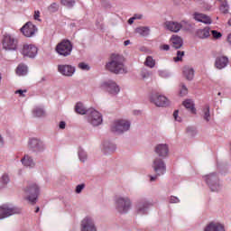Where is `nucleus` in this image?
<instances>
[{"mask_svg": "<svg viewBox=\"0 0 231 231\" xmlns=\"http://www.w3.org/2000/svg\"><path fill=\"white\" fill-rule=\"evenodd\" d=\"M125 60L124 56L120 54H112L109 61L106 64V69L107 71H111V73H116V75H118V73H124Z\"/></svg>", "mask_w": 231, "mask_h": 231, "instance_id": "obj_1", "label": "nucleus"}, {"mask_svg": "<svg viewBox=\"0 0 231 231\" xmlns=\"http://www.w3.org/2000/svg\"><path fill=\"white\" fill-rule=\"evenodd\" d=\"M24 192L25 199H27L29 203H32V205H35L37 203V198H39V192H41L39 185L35 182H32L24 189Z\"/></svg>", "mask_w": 231, "mask_h": 231, "instance_id": "obj_2", "label": "nucleus"}, {"mask_svg": "<svg viewBox=\"0 0 231 231\" xmlns=\"http://www.w3.org/2000/svg\"><path fill=\"white\" fill-rule=\"evenodd\" d=\"M55 51L61 57H69L73 51V44L69 40H62L60 43L56 45Z\"/></svg>", "mask_w": 231, "mask_h": 231, "instance_id": "obj_3", "label": "nucleus"}, {"mask_svg": "<svg viewBox=\"0 0 231 231\" xmlns=\"http://www.w3.org/2000/svg\"><path fill=\"white\" fill-rule=\"evenodd\" d=\"M152 169L156 172V176H150V181H156L158 176H163L167 172V167L163 160L156 158L152 163Z\"/></svg>", "mask_w": 231, "mask_h": 231, "instance_id": "obj_4", "label": "nucleus"}, {"mask_svg": "<svg viewBox=\"0 0 231 231\" xmlns=\"http://www.w3.org/2000/svg\"><path fill=\"white\" fill-rule=\"evenodd\" d=\"M129 127H131V123H129V121L121 119L113 123L111 131L113 133H117V134H122V133H125V131H129Z\"/></svg>", "mask_w": 231, "mask_h": 231, "instance_id": "obj_5", "label": "nucleus"}, {"mask_svg": "<svg viewBox=\"0 0 231 231\" xmlns=\"http://www.w3.org/2000/svg\"><path fill=\"white\" fill-rule=\"evenodd\" d=\"M14 214H21V208L10 207L7 204L0 206V219L10 217V216H14Z\"/></svg>", "mask_w": 231, "mask_h": 231, "instance_id": "obj_6", "label": "nucleus"}, {"mask_svg": "<svg viewBox=\"0 0 231 231\" xmlns=\"http://www.w3.org/2000/svg\"><path fill=\"white\" fill-rule=\"evenodd\" d=\"M88 121L91 125L97 126L102 124V115L93 108L88 109Z\"/></svg>", "mask_w": 231, "mask_h": 231, "instance_id": "obj_7", "label": "nucleus"}, {"mask_svg": "<svg viewBox=\"0 0 231 231\" xmlns=\"http://www.w3.org/2000/svg\"><path fill=\"white\" fill-rule=\"evenodd\" d=\"M206 183L208 185L212 192L219 190V178L216 173H210L205 177Z\"/></svg>", "mask_w": 231, "mask_h": 231, "instance_id": "obj_8", "label": "nucleus"}, {"mask_svg": "<svg viewBox=\"0 0 231 231\" xmlns=\"http://www.w3.org/2000/svg\"><path fill=\"white\" fill-rule=\"evenodd\" d=\"M4 50L14 51L17 50V40L12 35L5 34L2 40Z\"/></svg>", "mask_w": 231, "mask_h": 231, "instance_id": "obj_9", "label": "nucleus"}, {"mask_svg": "<svg viewBox=\"0 0 231 231\" xmlns=\"http://www.w3.org/2000/svg\"><path fill=\"white\" fill-rule=\"evenodd\" d=\"M116 209L120 214H125L131 208V200L127 198H118L116 201Z\"/></svg>", "mask_w": 231, "mask_h": 231, "instance_id": "obj_10", "label": "nucleus"}, {"mask_svg": "<svg viewBox=\"0 0 231 231\" xmlns=\"http://www.w3.org/2000/svg\"><path fill=\"white\" fill-rule=\"evenodd\" d=\"M150 100L155 104L157 107H167V106H169V99L165 96L153 94L151 96Z\"/></svg>", "mask_w": 231, "mask_h": 231, "instance_id": "obj_11", "label": "nucleus"}, {"mask_svg": "<svg viewBox=\"0 0 231 231\" xmlns=\"http://www.w3.org/2000/svg\"><path fill=\"white\" fill-rule=\"evenodd\" d=\"M102 88L110 95H118L120 93V87L113 80L105 81L102 83Z\"/></svg>", "mask_w": 231, "mask_h": 231, "instance_id": "obj_12", "label": "nucleus"}, {"mask_svg": "<svg viewBox=\"0 0 231 231\" xmlns=\"http://www.w3.org/2000/svg\"><path fill=\"white\" fill-rule=\"evenodd\" d=\"M37 47L33 44H25L23 45V55H24V57H30L31 59H33V57H35V55H37Z\"/></svg>", "mask_w": 231, "mask_h": 231, "instance_id": "obj_13", "label": "nucleus"}, {"mask_svg": "<svg viewBox=\"0 0 231 231\" xmlns=\"http://www.w3.org/2000/svg\"><path fill=\"white\" fill-rule=\"evenodd\" d=\"M21 32L25 37H32L35 34V32H37V28H35L33 23L29 22L23 26Z\"/></svg>", "mask_w": 231, "mask_h": 231, "instance_id": "obj_14", "label": "nucleus"}, {"mask_svg": "<svg viewBox=\"0 0 231 231\" xmlns=\"http://www.w3.org/2000/svg\"><path fill=\"white\" fill-rule=\"evenodd\" d=\"M185 22H181V23L172 21H167L164 23V26L166 30H169L170 32H174L177 33V32H180L183 26V23Z\"/></svg>", "mask_w": 231, "mask_h": 231, "instance_id": "obj_15", "label": "nucleus"}, {"mask_svg": "<svg viewBox=\"0 0 231 231\" xmlns=\"http://www.w3.org/2000/svg\"><path fill=\"white\" fill-rule=\"evenodd\" d=\"M81 231H97V227H95V223L91 217H87L81 222Z\"/></svg>", "mask_w": 231, "mask_h": 231, "instance_id": "obj_16", "label": "nucleus"}, {"mask_svg": "<svg viewBox=\"0 0 231 231\" xmlns=\"http://www.w3.org/2000/svg\"><path fill=\"white\" fill-rule=\"evenodd\" d=\"M58 71L65 77H72L73 73H75V68L71 67V65H59Z\"/></svg>", "mask_w": 231, "mask_h": 231, "instance_id": "obj_17", "label": "nucleus"}, {"mask_svg": "<svg viewBox=\"0 0 231 231\" xmlns=\"http://www.w3.org/2000/svg\"><path fill=\"white\" fill-rule=\"evenodd\" d=\"M228 66V57L226 56H218L215 60V68L217 69H224Z\"/></svg>", "mask_w": 231, "mask_h": 231, "instance_id": "obj_18", "label": "nucleus"}, {"mask_svg": "<svg viewBox=\"0 0 231 231\" xmlns=\"http://www.w3.org/2000/svg\"><path fill=\"white\" fill-rule=\"evenodd\" d=\"M194 20L199 23H203L204 24H212V19H210L207 14L195 13Z\"/></svg>", "mask_w": 231, "mask_h": 231, "instance_id": "obj_19", "label": "nucleus"}, {"mask_svg": "<svg viewBox=\"0 0 231 231\" xmlns=\"http://www.w3.org/2000/svg\"><path fill=\"white\" fill-rule=\"evenodd\" d=\"M204 231H225V226L219 222H210L204 229Z\"/></svg>", "mask_w": 231, "mask_h": 231, "instance_id": "obj_20", "label": "nucleus"}, {"mask_svg": "<svg viewBox=\"0 0 231 231\" xmlns=\"http://www.w3.org/2000/svg\"><path fill=\"white\" fill-rule=\"evenodd\" d=\"M155 152L162 158H165L169 154V146L167 144H158L155 147Z\"/></svg>", "mask_w": 231, "mask_h": 231, "instance_id": "obj_21", "label": "nucleus"}, {"mask_svg": "<svg viewBox=\"0 0 231 231\" xmlns=\"http://www.w3.org/2000/svg\"><path fill=\"white\" fill-rule=\"evenodd\" d=\"M182 73L187 80H192L194 79V69L190 66H184Z\"/></svg>", "mask_w": 231, "mask_h": 231, "instance_id": "obj_22", "label": "nucleus"}, {"mask_svg": "<svg viewBox=\"0 0 231 231\" xmlns=\"http://www.w3.org/2000/svg\"><path fill=\"white\" fill-rule=\"evenodd\" d=\"M210 36V27H205L204 29H199L197 31V37L199 39H208Z\"/></svg>", "mask_w": 231, "mask_h": 231, "instance_id": "obj_23", "label": "nucleus"}, {"mask_svg": "<svg viewBox=\"0 0 231 231\" xmlns=\"http://www.w3.org/2000/svg\"><path fill=\"white\" fill-rule=\"evenodd\" d=\"M173 48L180 50L183 46V40L178 35H173L171 39Z\"/></svg>", "mask_w": 231, "mask_h": 231, "instance_id": "obj_24", "label": "nucleus"}, {"mask_svg": "<svg viewBox=\"0 0 231 231\" xmlns=\"http://www.w3.org/2000/svg\"><path fill=\"white\" fill-rule=\"evenodd\" d=\"M29 146L33 151H42V142L39 141L38 139H31L29 142Z\"/></svg>", "mask_w": 231, "mask_h": 231, "instance_id": "obj_25", "label": "nucleus"}, {"mask_svg": "<svg viewBox=\"0 0 231 231\" xmlns=\"http://www.w3.org/2000/svg\"><path fill=\"white\" fill-rule=\"evenodd\" d=\"M22 163L23 165H24V167H35V162H33V159H32V157H30L29 155H25L22 159Z\"/></svg>", "mask_w": 231, "mask_h": 231, "instance_id": "obj_26", "label": "nucleus"}, {"mask_svg": "<svg viewBox=\"0 0 231 231\" xmlns=\"http://www.w3.org/2000/svg\"><path fill=\"white\" fill-rule=\"evenodd\" d=\"M183 106L184 107H186V109H189V111H190V113H192V115H196V107H194V102L190 99H187L183 102Z\"/></svg>", "mask_w": 231, "mask_h": 231, "instance_id": "obj_27", "label": "nucleus"}, {"mask_svg": "<svg viewBox=\"0 0 231 231\" xmlns=\"http://www.w3.org/2000/svg\"><path fill=\"white\" fill-rule=\"evenodd\" d=\"M28 73V67H26L24 64H20L16 68V74L19 75V77H24Z\"/></svg>", "mask_w": 231, "mask_h": 231, "instance_id": "obj_28", "label": "nucleus"}, {"mask_svg": "<svg viewBox=\"0 0 231 231\" xmlns=\"http://www.w3.org/2000/svg\"><path fill=\"white\" fill-rule=\"evenodd\" d=\"M75 111L78 115H88V110L84 107V104L77 103L75 106Z\"/></svg>", "mask_w": 231, "mask_h": 231, "instance_id": "obj_29", "label": "nucleus"}, {"mask_svg": "<svg viewBox=\"0 0 231 231\" xmlns=\"http://www.w3.org/2000/svg\"><path fill=\"white\" fill-rule=\"evenodd\" d=\"M135 32L136 33H139V35H142V37H147L151 30L149 29V27H138L135 29Z\"/></svg>", "mask_w": 231, "mask_h": 231, "instance_id": "obj_30", "label": "nucleus"}, {"mask_svg": "<svg viewBox=\"0 0 231 231\" xmlns=\"http://www.w3.org/2000/svg\"><path fill=\"white\" fill-rule=\"evenodd\" d=\"M203 113H204V120L208 122L210 120V106L206 105L203 107Z\"/></svg>", "mask_w": 231, "mask_h": 231, "instance_id": "obj_31", "label": "nucleus"}, {"mask_svg": "<svg viewBox=\"0 0 231 231\" xmlns=\"http://www.w3.org/2000/svg\"><path fill=\"white\" fill-rule=\"evenodd\" d=\"M144 64L148 68H154V66H156V61L154 60V59H152V57L148 56L146 58V60H145Z\"/></svg>", "mask_w": 231, "mask_h": 231, "instance_id": "obj_32", "label": "nucleus"}, {"mask_svg": "<svg viewBox=\"0 0 231 231\" xmlns=\"http://www.w3.org/2000/svg\"><path fill=\"white\" fill-rule=\"evenodd\" d=\"M32 115H33V116L38 117V118L41 116H44V110L41 107H35L32 110Z\"/></svg>", "mask_w": 231, "mask_h": 231, "instance_id": "obj_33", "label": "nucleus"}, {"mask_svg": "<svg viewBox=\"0 0 231 231\" xmlns=\"http://www.w3.org/2000/svg\"><path fill=\"white\" fill-rule=\"evenodd\" d=\"M61 5L67 8H73L75 6V0H61Z\"/></svg>", "mask_w": 231, "mask_h": 231, "instance_id": "obj_34", "label": "nucleus"}, {"mask_svg": "<svg viewBox=\"0 0 231 231\" xmlns=\"http://www.w3.org/2000/svg\"><path fill=\"white\" fill-rule=\"evenodd\" d=\"M210 33L212 35V38L215 39L216 41L223 37V34L220 32H217L216 30H210Z\"/></svg>", "mask_w": 231, "mask_h": 231, "instance_id": "obj_35", "label": "nucleus"}, {"mask_svg": "<svg viewBox=\"0 0 231 231\" xmlns=\"http://www.w3.org/2000/svg\"><path fill=\"white\" fill-rule=\"evenodd\" d=\"M48 10L51 14H55V12H59V5L57 3H52L49 5Z\"/></svg>", "mask_w": 231, "mask_h": 231, "instance_id": "obj_36", "label": "nucleus"}, {"mask_svg": "<svg viewBox=\"0 0 231 231\" xmlns=\"http://www.w3.org/2000/svg\"><path fill=\"white\" fill-rule=\"evenodd\" d=\"M147 207H149V203L147 202H140L138 204V210L139 212H142L143 214L145 213V208H147Z\"/></svg>", "mask_w": 231, "mask_h": 231, "instance_id": "obj_37", "label": "nucleus"}, {"mask_svg": "<svg viewBox=\"0 0 231 231\" xmlns=\"http://www.w3.org/2000/svg\"><path fill=\"white\" fill-rule=\"evenodd\" d=\"M183 55H185V51H178L177 57L173 58V60L175 62H180V60H181Z\"/></svg>", "mask_w": 231, "mask_h": 231, "instance_id": "obj_38", "label": "nucleus"}, {"mask_svg": "<svg viewBox=\"0 0 231 231\" xmlns=\"http://www.w3.org/2000/svg\"><path fill=\"white\" fill-rule=\"evenodd\" d=\"M79 156L80 162H86V160L88 159V154H86V152H84L83 150L79 151Z\"/></svg>", "mask_w": 231, "mask_h": 231, "instance_id": "obj_39", "label": "nucleus"}, {"mask_svg": "<svg viewBox=\"0 0 231 231\" xmlns=\"http://www.w3.org/2000/svg\"><path fill=\"white\" fill-rule=\"evenodd\" d=\"M220 11L222 14H228V3L225 2L220 6Z\"/></svg>", "mask_w": 231, "mask_h": 231, "instance_id": "obj_40", "label": "nucleus"}, {"mask_svg": "<svg viewBox=\"0 0 231 231\" xmlns=\"http://www.w3.org/2000/svg\"><path fill=\"white\" fill-rule=\"evenodd\" d=\"M79 69H83L84 71H89V65H88L84 62H80L79 64Z\"/></svg>", "mask_w": 231, "mask_h": 231, "instance_id": "obj_41", "label": "nucleus"}, {"mask_svg": "<svg viewBox=\"0 0 231 231\" xmlns=\"http://www.w3.org/2000/svg\"><path fill=\"white\" fill-rule=\"evenodd\" d=\"M188 93H189V90L187 89V87H185V85H182L180 91V97H185V95H187Z\"/></svg>", "mask_w": 231, "mask_h": 231, "instance_id": "obj_42", "label": "nucleus"}, {"mask_svg": "<svg viewBox=\"0 0 231 231\" xmlns=\"http://www.w3.org/2000/svg\"><path fill=\"white\" fill-rule=\"evenodd\" d=\"M1 181L3 185H6L10 181V178H8V175L5 174L2 176Z\"/></svg>", "mask_w": 231, "mask_h": 231, "instance_id": "obj_43", "label": "nucleus"}, {"mask_svg": "<svg viewBox=\"0 0 231 231\" xmlns=\"http://www.w3.org/2000/svg\"><path fill=\"white\" fill-rule=\"evenodd\" d=\"M135 19H142V15H134V17H132L128 20V23L133 24L134 23Z\"/></svg>", "mask_w": 231, "mask_h": 231, "instance_id": "obj_44", "label": "nucleus"}, {"mask_svg": "<svg viewBox=\"0 0 231 231\" xmlns=\"http://www.w3.org/2000/svg\"><path fill=\"white\" fill-rule=\"evenodd\" d=\"M85 185L84 184H79L76 187V192L77 194H80L82 192V189H84Z\"/></svg>", "mask_w": 231, "mask_h": 231, "instance_id": "obj_45", "label": "nucleus"}, {"mask_svg": "<svg viewBox=\"0 0 231 231\" xmlns=\"http://www.w3.org/2000/svg\"><path fill=\"white\" fill-rule=\"evenodd\" d=\"M170 203H180V199H178V197L171 196L170 199Z\"/></svg>", "mask_w": 231, "mask_h": 231, "instance_id": "obj_46", "label": "nucleus"}, {"mask_svg": "<svg viewBox=\"0 0 231 231\" xmlns=\"http://www.w3.org/2000/svg\"><path fill=\"white\" fill-rule=\"evenodd\" d=\"M178 114H179V111H178V110H175L174 113H173V118H174L177 122H181V118H180V117H178Z\"/></svg>", "mask_w": 231, "mask_h": 231, "instance_id": "obj_47", "label": "nucleus"}, {"mask_svg": "<svg viewBox=\"0 0 231 231\" xmlns=\"http://www.w3.org/2000/svg\"><path fill=\"white\" fill-rule=\"evenodd\" d=\"M39 17H41V12L35 11L34 12V19H35V21H39Z\"/></svg>", "mask_w": 231, "mask_h": 231, "instance_id": "obj_48", "label": "nucleus"}, {"mask_svg": "<svg viewBox=\"0 0 231 231\" xmlns=\"http://www.w3.org/2000/svg\"><path fill=\"white\" fill-rule=\"evenodd\" d=\"M15 93L20 95V97H24V93H26V90L19 89V90H16Z\"/></svg>", "mask_w": 231, "mask_h": 231, "instance_id": "obj_49", "label": "nucleus"}, {"mask_svg": "<svg viewBox=\"0 0 231 231\" xmlns=\"http://www.w3.org/2000/svg\"><path fill=\"white\" fill-rule=\"evenodd\" d=\"M60 129H66V122L61 121L59 125Z\"/></svg>", "mask_w": 231, "mask_h": 231, "instance_id": "obj_50", "label": "nucleus"}, {"mask_svg": "<svg viewBox=\"0 0 231 231\" xmlns=\"http://www.w3.org/2000/svg\"><path fill=\"white\" fill-rule=\"evenodd\" d=\"M169 45L168 44H164L161 46V50H163L164 51H169Z\"/></svg>", "mask_w": 231, "mask_h": 231, "instance_id": "obj_51", "label": "nucleus"}, {"mask_svg": "<svg viewBox=\"0 0 231 231\" xmlns=\"http://www.w3.org/2000/svg\"><path fill=\"white\" fill-rule=\"evenodd\" d=\"M150 75H151V73H149V72H143L142 73L143 79H147V77H149Z\"/></svg>", "mask_w": 231, "mask_h": 231, "instance_id": "obj_52", "label": "nucleus"}, {"mask_svg": "<svg viewBox=\"0 0 231 231\" xmlns=\"http://www.w3.org/2000/svg\"><path fill=\"white\" fill-rule=\"evenodd\" d=\"M129 44H131V41H129V40L125 41V42H124L125 46H129Z\"/></svg>", "mask_w": 231, "mask_h": 231, "instance_id": "obj_53", "label": "nucleus"}, {"mask_svg": "<svg viewBox=\"0 0 231 231\" xmlns=\"http://www.w3.org/2000/svg\"><path fill=\"white\" fill-rule=\"evenodd\" d=\"M3 137H1V135H0V147H1V145H3Z\"/></svg>", "mask_w": 231, "mask_h": 231, "instance_id": "obj_54", "label": "nucleus"}, {"mask_svg": "<svg viewBox=\"0 0 231 231\" xmlns=\"http://www.w3.org/2000/svg\"><path fill=\"white\" fill-rule=\"evenodd\" d=\"M39 210H40V208H36L35 212L37 213V212H39Z\"/></svg>", "mask_w": 231, "mask_h": 231, "instance_id": "obj_55", "label": "nucleus"}, {"mask_svg": "<svg viewBox=\"0 0 231 231\" xmlns=\"http://www.w3.org/2000/svg\"><path fill=\"white\" fill-rule=\"evenodd\" d=\"M217 95H218V97H219V96H221V93H220V92H218V94H217Z\"/></svg>", "mask_w": 231, "mask_h": 231, "instance_id": "obj_56", "label": "nucleus"}, {"mask_svg": "<svg viewBox=\"0 0 231 231\" xmlns=\"http://www.w3.org/2000/svg\"><path fill=\"white\" fill-rule=\"evenodd\" d=\"M113 151H115V148H113V149L111 150L112 152H113Z\"/></svg>", "mask_w": 231, "mask_h": 231, "instance_id": "obj_57", "label": "nucleus"}, {"mask_svg": "<svg viewBox=\"0 0 231 231\" xmlns=\"http://www.w3.org/2000/svg\"><path fill=\"white\" fill-rule=\"evenodd\" d=\"M206 10H208V8H206Z\"/></svg>", "mask_w": 231, "mask_h": 231, "instance_id": "obj_58", "label": "nucleus"}, {"mask_svg": "<svg viewBox=\"0 0 231 231\" xmlns=\"http://www.w3.org/2000/svg\"><path fill=\"white\" fill-rule=\"evenodd\" d=\"M108 151H111V148H108Z\"/></svg>", "mask_w": 231, "mask_h": 231, "instance_id": "obj_59", "label": "nucleus"}]
</instances>
